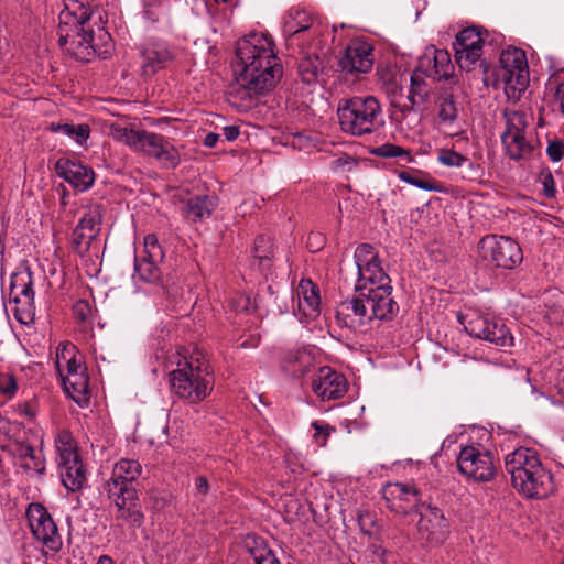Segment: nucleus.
Wrapping results in <instances>:
<instances>
[{"label": "nucleus", "mask_w": 564, "mask_h": 564, "mask_svg": "<svg viewBox=\"0 0 564 564\" xmlns=\"http://www.w3.org/2000/svg\"><path fill=\"white\" fill-rule=\"evenodd\" d=\"M236 56L240 69L231 85V102L241 109L257 104L258 98L270 91L282 76V66L274 53V44L264 34L253 33L237 42Z\"/></svg>", "instance_id": "nucleus-1"}, {"label": "nucleus", "mask_w": 564, "mask_h": 564, "mask_svg": "<svg viewBox=\"0 0 564 564\" xmlns=\"http://www.w3.org/2000/svg\"><path fill=\"white\" fill-rule=\"evenodd\" d=\"M340 274L346 282H354V289L384 297L389 304H398L392 296L391 279L383 271L377 250L368 243L358 246L354 261H343Z\"/></svg>", "instance_id": "nucleus-2"}, {"label": "nucleus", "mask_w": 564, "mask_h": 564, "mask_svg": "<svg viewBox=\"0 0 564 564\" xmlns=\"http://www.w3.org/2000/svg\"><path fill=\"white\" fill-rule=\"evenodd\" d=\"M356 294L341 301L336 307V319L341 326L359 329L372 321H392L399 312L398 304H389L384 297L355 290Z\"/></svg>", "instance_id": "nucleus-3"}, {"label": "nucleus", "mask_w": 564, "mask_h": 564, "mask_svg": "<svg viewBox=\"0 0 564 564\" xmlns=\"http://www.w3.org/2000/svg\"><path fill=\"white\" fill-rule=\"evenodd\" d=\"M178 368L170 372L172 391L181 399L191 403L203 401L213 390L210 367L206 356L194 351L183 361H177Z\"/></svg>", "instance_id": "nucleus-4"}, {"label": "nucleus", "mask_w": 564, "mask_h": 564, "mask_svg": "<svg viewBox=\"0 0 564 564\" xmlns=\"http://www.w3.org/2000/svg\"><path fill=\"white\" fill-rule=\"evenodd\" d=\"M108 133L131 150L155 159L165 169H175L181 163L177 148L162 134L119 123L109 124Z\"/></svg>", "instance_id": "nucleus-5"}, {"label": "nucleus", "mask_w": 564, "mask_h": 564, "mask_svg": "<svg viewBox=\"0 0 564 564\" xmlns=\"http://www.w3.org/2000/svg\"><path fill=\"white\" fill-rule=\"evenodd\" d=\"M340 129L354 137L377 132L384 123L382 107L373 96L341 99L337 107Z\"/></svg>", "instance_id": "nucleus-6"}, {"label": "nucleus", "mask_w": 564, "mask_h": 564, "mask_svg": "<svg viewBox=\"0 0 564 564\" xmlns=\"http://www.w3.org/2000/svg\"><path fill=\"white\" fill-rule=\"evenodd\" d=\"M59 26V45L73 55L76 59L89 62L96 54L106 57L110 53V34L99 29V39L104 43V48L95 42L93 30L89 25V14L84 11L78 18H75L72 33L66 29L68 22H63Z\"/></svg>", "instance_id": "nucleus-7"}, {"label": "nucleus", "mask_w": 564, "mask_h": 564, "mask_svg": "<svg viewBox=\"0 0 564 564\" xmlns=\"http://www.w3.org/2000/svg\"><path fill=\"white\" fill-rule=\"evenodd\" d=\"M478 254L480 260L492 269L512 270L523 260L519 243L506 236L484 237L478 243Z\"/></svg>", "instance_id": "nucleus-8"}, {"label": "nucleus", "mask_w": 564, "mask_h": 564, "mask_svg": "<svg viewBox=\"0 0 564 564\" xmlns=\"http://www.w3.org/2000/svg\"><path fill=\"white\" fill-rule=\"evenodd\" d=\"M25 516L34 540L41 544L42 554L52 556L58 553L63 539L48 510L42 503L32 502L28 506Z\"/></svg>", "instance_id": "nucleus-9"}, {"label": "nucleus", "mask_w": 564, "mask_h": 564, "mask_svg": "<svg viewBox=\"0 0 564 564\" xmlns=\"http://www.w3.org/2000/svg\"><path fill=\"white\" fill-rule=\"evenodd\" d=\"M459 324L473 337L487 340L499 347H510L513 337L506 325L496 317L470 311L457 316Z\"/></svg>", "instance_id": "nucleus-10"}, {"label": "nucleus", "mask_w": 564, "mask_h": 564, "mask_svg": "<svg viewBox=\"0 0 564 564\" xmlns=\"http://www.w3.org/2000/svg\"><path fill=\"white\" fill-rule=\"evenodd\" d=\"M9 304L14 318L29 325L35 317L33 278L29 270L14 272L10 278Z\"/></svg>", "instance_id": "nucleus-11"}, {"label": "nucleus", "mask_w": 564, "mask_h": 564, "mask_svg": "<svg viewBox=\"0 0 564 564\" xmlns=\"http://www.w3.org/2000/svg\"><path fill=\"white\" fill-rule=\"evenodd\" d=\"M500 76L509 98H518L529 84V67L525 52L517 47H508L500 56Z\"/></svg>", "instance_id": "nucleus-12"}, {"label": "nucleus", "mask_w": 564, "mask_h": 564, "mask_svg": "<svg viewBox=\"0 0 564 564\" xmlns=\"http://www.w3.org/2000/svg\"><path fill=\"white\" fill-rule=\"evenodd\" d=\"M457 467L464 476L475 481L487 482L496 475L492 454L476 446H466L460 449Z\"/></svg>", "instance_id": "nucleus-13"}, {"label": "nucleus", "mask_w": 564, "mask_h": 564, "mask_svg": "<svg viewBox=\"0 0 564 564\" xmlns=\"http://www.w3.org/2000/svg\"><path fill=\"white\" fill-rule=\"evenodd\" d=\"M506 130L501 135L507 153L513 160L527 158L533 145L525 138V115L516 110H505Z\"/></svg>", "instance_id": "nucleus-14"}, {"label": "nucleus", "mask_w": 564, "mask_h": 564, "mask_svg": "<svg viewBox=\"0 0 564 564\" xmlns=\"http://www.w3.org/2000/svg\"><path fill=\"white\" fill-rule=\"evenodd\" d=\"M488 32L478 26L466 28L456 35L455 58L462 69L470 70L480 62Z\"/></svg>", "instance_id": "nucleus-15"}, {"label": "nucleus", "mask_w": 564, "mask_h": 564, "mask_svg": "<svg viewBox=\"0 0 564 564\" xmlns=\"http://www.w3.org/2000/svg\"><path fill=\"white\" fill-rule=\"evenodd\" d=\"M383 498L392 512L402 516L424 507L422 491L414 482H389L383 487Z\"/></svg>", "instance_id": "nucleus-16"}, {"label": "nucleus", "mask_w": 564, "mask_h": 564, "mask_svg": "<svg viewBox=\"0 0 564 564\" xmlns=\"http://www.w3.org/2000/svg\"><path fill=\"white\" fill-rule=\"evenodd\" d=\"M164 258L163 250L159 245L158 238L149 234L143 239V247L135 253L134 272L135 275L145 282H156L160 280L161 270L159 264Z\"/></svg>", "instance_id": "nucleus-17"}, {"label": "nucleus", "mask_w": 564, "mask_h": 564, "mask_svg": "<svg viewBox=\"0 0 564 564\" xmlns=\"http://www.w3.org/2000/svg\"><path fill=\"white\" fill-rule=\"evenodd\" d=\"M417 533L422 541L431 545H441L448 536L449 523L442 510L424 506L420 509Z\"/></svg>", "instance_id": "nucleus-18"}, {"label": "nucleus", "mask_w": 564, "mask_h": 564, "mask_svg": "<svg viewBox=\"0 0 564 564\" xmlns=\"http://www.w3.org/2000/svg\"><path fill=\"white\" fill-rule=\"evenodd\" d=\"M1 449L7 453L13 464L23 468L26 473H34L40 476L45 473V459L42 453L29 443L21 440H9L1 445Z\"/></svg>", "instance_id": "nucleus-19"}, {"label": "nucleus", "mask_w": 564, "mask_h": 564, "mask_svg": "<svg viewBox=\"0 0 564 564\" xmlns=\"http://www.w3.org/2000/svg\"><path fill=\"white\" fill-rule=\"evenodd\" d=\"M511 480L512 486L528 498L543 499L555 489L552 474L545 468H538Z\"/></svg>", "instance_id": "nucleus-20"}, {"label": "nucleus", "mask_w": 564, "mask_h": 564, "mask_svg": "<svg viewBox=\"0 0 564 564\" xmlns=\"http://www.w3.org/2000/svg\"><path fill=\"white\" fill-rule=\"evenodd\" d=\"M101 209L99 205L87 207L72 235L73 250L78 254L88 251L90 243L100 231Z\"/></svg>", "instance_id": "nucleus-21"}, {"label": "nucleus", "mask_w": 564, "mask_h": 564, "mask_svg": "<svg viewBox=\"0 0 564 564\" xmlns=\"http://www.w3.org/2000/svg\"><path fill=\"white\" fill-rule=\"evenodd\" d=\"M116 507V521L135 530L142 527L144 513L137 490H126L117 495H108Z\"/></svg>", "instance_id": "nucleus-22"}, {"label": "nucleus", "mask_w": 564, "mask_h": 564, "mask_svg": "<svg viewBox=\"0 0 564 564\" xmlns=\"http://www.w3.org/2000/svg\"><path fill=\"white\" fill-rule=\"evenodd\" d=\"M173 50L161 40H150L140 48L141 72L145 77L155 75L174 59Z\"/></svg>", "instance_id": "nucleus-23"}, {"label": "nucleus", "mask_w": 564, "mask_h": 564, "mask_svg": "<svg viewBox=\"0 0 564 564\" xmlns=\"http://www.w3.org/2000/svg\"><path fill=\"white\" fill-rule=\"evenodd\" d=\"M312 390L323 401L336 400L346 393L347 380L330 367H322L313 377Z\"/></svg>", "instance_id": "nucleus-24"}, {"label": "nucleus", "mask_w": 564, "mask_h": 564, "mask_svg": "<svg viewBox=\"0 0 564 564\" xmlns=\"http://www.w3.org/2000/svg\"><path fill=\"white\" fill-rule=\"evenodd\" d=\"M142 473L141 464L135 459L122 458L113 465L110 479L105 484L108 495L123 490H137L134 482Z\"/></svg>", "instance_id": "nucleus-25"}, {"label": "nucleus", "mask_w": 564, "mask_h": 564, "mask_svg": "<svg viewBox=\"0 0 564 564\" xmlns=\"http://www.w3.org/2000/svg\"><path fill=\"white\" fill-rule=\"evenodd\" d=\"M343 72L350 74L368 73L373 65V47L365 41L355 40L345 50L339 61Z\"/></svg>", "instance_id": "nucleus-26"}, {"label": "nucleus", "mask_w": 564, "mask_h": 564, "mask_svg": "<svg viewBox=\"0 0 564 564\" xmlns=\"http://www.w3.org/2000/svg\"><path fill=\"white\" fill-rule=\"evenodd\" d=\"M55 171L78 192L89 189L95 182V173L90 167L66 158H61L56 162Z\"/></svg>", "instance_id": "nucleus-27"}, {"label": "nucleus", "mask_w": 564, "mask_h": 564, "mask_svg": "<svg viewBox=\"0 0 564 564\" xmlns=\"http://www.w3.org/2000/svg\"><path fill=\"white\" fill-rule=\"evenodd\" d=\"M427 77L433 79H447L454 74V64L446 50L427 47L420 57L417 65Z\"/></svg>", "instance_id": "nucleus-28"}, {"label": "nucleus", "mask_w": 564, "mask_h": 564, "mask_svg": "<svg viewBox=\"0 0 564 564\" xmlns=\"http://www.w3.org/2000/svg\"><path fill=\"white\" fill-rule=\"evenodd\" d=\"M436 128L438 131L448 137H462L464 132L458 124V107L453 95L443 93L436 101Z\"/></svg>", "instance_id": "nucleus-29"}, {"label": "nucleus", "mask_w": 564, "mask_h": 564, "mask_svg": "<svg viewBox=\"0 0 564 564\" xmlns=\"http://www.w3.org/2000/svg\"><path fill=\"white\" fill-rule=\"evenodd\" d=\"M507 471L511 480L521 476L522 473H529L544 467L535 449L529 447H519L509 453L505 458Z\"/></svg>", "instance_id": "nucleus-30"}, {"label": "nucleus", "mask_w": 564, "mask_h": 564, "mask_svg": "<svg viewBox=\"0 0 564 564\" xmlns=\"http://www.w3.org/2000/svg\"><path fill=\"white\" fill-rule=\"evenodd\" d=\"M297 307L306 318H315L319 314L318 288L311 280H301L296 288Z\"/></svg>", "instance_id": "nucleus-31"}, {"label": "nucleus", "mask_w": 564, "mask_h": 564, "mask_svg": "<svg viewBox=\"0 0 564 564\" xmlns=\"http://www.w3.org/2000/svg\"><path fill=\"white\" fill-rule=\"evenodd\" d=\"M67 394L79 405L89 400L88 397V376L86 368L73 371L69 375L59 376Z\"/></svg>", "instance_id": "nucleus-32"}, {"label": "nucleus", "mask_w": 564, "mask_h": 564, "mask_svg": "<svg viewBox=\"0 0 564 564\" xmlns=\"http://www.w3.org/2000/svg\"><path fill=\"white\" fill-rule=\"evenodd\" d=\"M215 207V199L208 195L188 197L182 202L181 212L183 216L192 221H198L212 215Z\"/></svg>", "instance_id": "nucleus-33"}, {"label": "nucleus", "mask_w": 564, "mask_h": 564, "mask_svg": "<svg viewBox=\"0 0 564 564\" xmlns=\"http://www.w3.org/2000/svg\"><path fill=\"white\" fill-rule=\"evenodd\" d=\"M314 365L313 356L306 350H291L283 361V370L292 377L299 378L305 376Z\"/></svg>", "instance_id": "nucleus-34"}, {"label": "nucleus", "mask_w": 564, "mask_h": 564, "mask_svg": "<svg viewBox=\"0 0 564 564\" xmlns=\"http://www.w3.org/2000/svg\"><path fill=\"white\" fill-rule=\"evenodd\" d=\"M59 475L63 485L70 491L82 489L86 481V471L80 458L59 465Z\"/></svg>", "instance_id": "nucleus-35"}, {"label": "nucleus", "mask_w": 564, "mask_h": 564, "mask_svg": "<svg viewBox=\"0 0 564 564\" xmlns=\"http://www.w3.org/2000/svg\"><path fill=\"white\" fill-rule=\"evenodd\" d=\"M314 25V18L305 10L291 9L284 18L283 32L288 37L308 31Z\"/></svg>", "instance_id": "nucleus-36"}, {"label": "nucleus", "mask_w": 564, "mask_h": 564, "mask_svg": "<svg viewBox=\"0 0 564 564\" xmlns=\"http://www.w3.org/2000/svg\"><path fill=\"white\" fill-rule=\"evenodd\" d=\"M245 546L253 564H280L276 555L268 547L263 540L248 538Z\"/></svg>", "instance_id": "nucleus-37"}, {"label": "nucleus", "mask_w": 564, "mask_h": 564, "mask_svg": "<svg viewBox=\"0 0 564 564\" xmlns=\"http://www.w3.org/2000/svg\"><path fill=\"white\" fill-rule=\"evenodd\" d=\"M425 77L427 76L425 75V73L422 72V69L419 66L411 75V85L408 99L412 106L423 104L429 97L430 87L425 80Z\"/></svg>", "instance_id": "nucleus-38"}, {"label": "nucleus", "mask_w": 564, "mask_h": 564, "mask_svg": "<svg viewBox=\"0 0 564 564\" xmlns=\"http://www.w3.org/2000/svg\"><path fill=\"white\" fill-rule=\"evenodd\" d=\"M272 242L268 236H259L254 240L252 248L253 265H257L259 270L265 271L270 268L272 257Z\"/></svg>", "instance_id": "nucleus-39"}, {"label": "nucleus", "mask_w": 564, "mask_h": 564, "mask_svg": "<svg viewBox=\"0 0 564 564\" xmlns=\"http://www.w3.org/2000/svg\"><path fill=\"white\" fill-rule=\"evenodd\" d=\"M55 445L58 453V466L64 463L79 459L74 438L69 432H59L56 437Z\"/></svg>", "instance_id": "nucleus-40"}, {"label": "nucleus", "mask_w": 564, "mask_h": 564, "mask_svg": "<svg viewBox=\"0 0 564 564\" xmlns=\"http://www.w3.org/2000/svg\"><path fill=\"white\" fill-rule=\"evenodd\" d=\"M437 162L446 167L459 169L464 165L473 167L469 159L457 152L454 148H441L437 150Z\"/></svg>", "instance_id": "nucleus-41"}, {"label": "nucleus", "mask_w": 564, "mask_h": 564, "mask_svg": "<svg viewBox=\"0 0 564 564\" xmlns=\"http://www.w3.org/2000/svg\"><path fill=\"white\" fill-rule=\"evenodd\" d=\"M77 357V349L73 344L65 343L58 345L56 349V370L59 376H64L65 366H68L72 358Z\"/></svg>", "instance_id": "nucleus-42"}, {"label": "nucleus", "mask_w": 564, "mask_h": 564, "mask_svg": "<svg viewBox=\"0 0 564 564\" xmlns=\"http://www.w3.org/2000/svg\"><path fill=\"white\" fill-rule=\"evenodd\" d=\"M399 177H400V180L404 181L405 183L416 186L424 191H429V192L440 191V186L437 185V183L435 181L417 177L406 171L400 172Z\"/></svg>", "instance_id": "nucleus-43"}, {"label": "nucleus", "mask_w": 564, "mask_h": 564, "mask_svg": "<svg viewBox=\"0 0 564 564\" xmlns=\"http://www.w3.org/2000/svg\"><path fill=\"white\" fill-rule=\"evenodd\" d=\"M372 153H375L378 156L382 158H402L404 156L409 162L412 161V156L410 151L392 144V143H386L378 148H376Z\"/></svg>", "instance_id": "nucleus-44"}, {"label": "nucleus", "mask_w": 564, "mask_h": 564, "mask_svg": "<svg viewBox=\"0 0 564 564\" xmlns=\"http://www.w3.org/2000/svg\"><path fill=\"white\" fill-rule=\"evenodd\" d=\"M358 164L357 159L349 154H340L330 162V169L334 172H349Z\"/></svg>", "instance_id": "nucleus-45"}, {"label": "nucleus", "mask_w": 564, "mask_h": 564, "mask_svg": "<svg viewBox=\"0 0 564 564\" xmlns=\"http://www.w3.org/2000/svg\"><path fill=\"white\" fill-rule=\"evenodd\" d=\"M299 69L303 82L311 84L317 78L319 65L311 59H305L301 62Z\"/></svg>", "instance_id": "nucleus-46"}, {"label": "nucleus", "mask_w": 564, "mask_h": 564, "mask_svg": "<svg viewBox=\"0 0 564 564\" xmlns=\"http://www.w3.org/2000/svg\"><path fill=\"white\" fill-rule=\"evenodd\" d=\"M312 427L315 430L313 437L316 444L318 446H325L334 429L324 422H314L312 423Z\"/></svg>", "instance_id": "nucleus-47"}, {"label": "nucleus", "mask_w": 564, "mask_h": 564, "mask_svg": "<svg viewBox=\"0 0 564 564\" xmlns=\"http://www.w3.org/2000/svg\"><path fill=\"white\" fill-rule=\"evenodd\" d=\"M91 306L86 300H79L73 306L74 317L80 323H86L91 317Z\"/></svg>", "instance_id": "nucleus-48"}, {"label": "nucleus", "mask_w": 564, "mask_h": 564, "mask_svg": "<svg viewBox=\"0 0 564 564\" xmlns=\"http://www.w3.org/2000/svg\"><path fill=\"white\" fill-rule=\"evenodd\" d=\"M546 153L554 162H558L564 154V144L561 141H550L546 148Z\"/></svg>", "instance_id": "nucleus-49"}, {"label": "nucleus", "mask_w": 564, "mask_h": 564, "mask_svg": "<svg viewBox=\"0 0 564 564\" xmlns=\"http://www.w3.org/2000/svg\"><path fill=\"white\" fill-rule=\"evenodd\" d=\"M541 182L543 184V192L546 197H554L556 193L555 181L550 172L541 174Z\"/></svg>", "instance_id": "nucleus-50"}, {"label": "nucleus", "mask_w": 564, "mask_h": 564, "mask_svg": "<svg viewBox=\"0 0 564 564\" xmlns=\"http://www.w3.org/2000/svg\"><path fill=\"white\" fill-rule=\"evenodd\" d=\"M17 382L12 377H2L0 379V391L6 395H13L17 391Z\"/></svg>", "instance_id": "nucleus-51"}, {"label": "nucleus", "mask_w": 564, "mask_h": 564, "mask_svg": "<svg viewBox=\"0 0 564 564\" xmlns=\"http://www.w3.org/2000/svg\"><path fill=\"white\" fill-rule=\"evenodd\" d=\"M50 130L55 133H63L70 139H73V135L75 133V124L70 123H51Z\"/></svg>", "instance_id": "nucleus-52"}, {"label": "nucleus", "mask_w": 564, "mask_h": 564, "mask_svg": "<svg viewBox=\"0 0 564 564\" xmlns=\"http://www.w3.org/2000/svg\"><path fill=\"white\" fill-rule=\"evenodd\" d=\"M90 129L87 124H77L75 126V133L73 135V139L78 144H84L87 141Z\"/></svg>", "instance_id": "nucleus-53"}, {"label": "nucleus", "mask_w": 564, "mask_h": 564, "mask_svg": "<svg viewBox=\"0 0 564 564\" xmlns=\"http://www.w3.org/2000/svg\"><path fill=\"white\" fill-rule=\"evenodd\" d=\"M195 490L198 495H207L209 491V484L205 476H197L195 478Z\"/></svg>", "instance_id": "nucleus-54"}, {"label": "nucleus", "mask_w": 564, "mask_h": 564, "mask_svg": "<svg viewBox=\"0 0 564 564\" xmlns=\"http://www.w3.org/2000/svg\"><path fill=\"white\" fill-rule=\"evenodd\" d=\"M84 365L82 362V357L77 354V357L75 358H72V360L69 361L68 366H65V372L64 375H69L70 372H73L74 370L75 371H78V370H82L84 369Z\"/></svg>", "instance_id": "nucleus-55"}, {"label": "nucleus", "mask_w": 564, "mask_h": 564, "mask_svg": "<svg viewBox=\"0 0 564 564\" xmlns=\"http://www.w3.org/2000/svg\"><path fill=\"white\" fill-rule=\"evenodd\" d=\"M223 134L227 141L232 142L239 137L240 130L237 126H227L223 129Z\"/></svg>", "instance_id": "nucleus-56"}, {"label": "nucleus", "mask_w": 564, "mask_h": 564, "mask_svg": "<svg viewBox=\"0 0 564 564\" xmlns=\"http://www.w3.org/2000/svg\"><path fill=\"white\" fill-rule=\"evenodd\" d=\"M554 97L561 108L562 113L564 115V83L557 85Z\"/></svg>", "instance_id": "nucleus-57"}, {"label": "nucleus", "mask_w": 564, "mask_h": 564, "mask_svg": "<svg viewBox=\"0 0 564 564\" xmlns=\"http://www.w3.org/2000/svg\"><path fill=\"white\" fill-rule=\"evenodd\" d=\"M218 140L219 134L210 132L205 137L204 145L208 148H214Z\"/></svg>", "instance_id": "nucleus-58"}, {"label": "nucleus", "mask_w": 564, "mask_h": 564, "mask_svg": "<svg viewBox=\"0 0 564 564\" xmlns=\"http://www.w3.org/2000/svg\"><path fill=\"white\" fill-rule=\"evenodd\" d=\"M96 564H116L115 561L108 555H101Z\"/></svg>", "instance_id": "nucleus-59"}, {"label": "nucleus", "mask_w": 564, "mask_h": 564, "mask_svg": "<svg viewBox=\"0 0 564 564\" xmlns=\"http://www.w3.org/2000/svg\"><path fill=\"white\" fill-rule=\"evenodd\" d=\"M25 414H26L28 416H30V417H32V416H33V414H32L29 410H25Z\"/></svg>", "instance_id": "nucleus-60"}, {"label": "nucleus", "mask_w": 564, "mask_h": 564, "mask_svg": "<svg viewBox=\"0 0 564 564\" xmlns=\"http://www.w3.org/2000/svg\"><path fill=\"white\" fill-rule=\"evenodd\" d=\"M362 520H364V516H362V514H360V516H359V521H360V523L362 522Z\"/></svg>", "instance_id": "nucleus-61"}, {"label": "nucleus", "mask_w": 564, "mask_h": 564, "mask_svg": "<svg viewBox=\"0 0 564 564\" xmlns=\"http://www.w3.org/2000/svg\"><path fill=\"white\" fill-rule=\"evenodd\" d=\"M223 2H227L228 0H221Z\"/></svg>", "instance_id": "nucleus-62"}, {"label": "nucleus", "mask_w": 564, "mask_h": 564, "mask_svg": "<svg viewBox=\"0 0 564 564\" xmlns=\"http://www.w3.org/2000/svg\"><path fill=\"white\" fill-rule=\"evenodd\" d=\"M561 564H564V561Z\"/></svg>", "instance_id": "nucleus-63"}]
</instances>
